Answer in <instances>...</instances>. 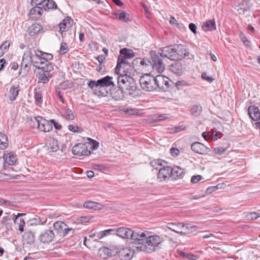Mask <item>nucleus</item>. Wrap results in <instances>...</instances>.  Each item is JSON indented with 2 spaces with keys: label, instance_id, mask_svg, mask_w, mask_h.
<instances>
[{
  "label": "nucleus",
  "instance_id": "1",
  "mask_svg": "<svg viewBox=\"0 0 260 260\" xmlns=\"http://www.w3.org/2000/svg\"><path fill=\"white\" fill-rule=\"evenodd\" d=\"M113 77L107 76L98 81L91 80L87 83L88 86L93 90L99 95L106 96L108 91L106 88L111 86H114Z\"/></svg>",
  "mask_w": 260,
  "mask_h": 260
},
{
  "label": "nucleus",
  "instance_id": "2",
  "mask_svg": "<svg viewBox=\"0 0 260 260\" xmlns=\"http://www.w3.org/2000/svg\"><path fill=\"white\" fill-rule=\"evenodd\" d=\"M163 241V238L158 235L149 236L147 234L144 243L138 244L137 247L140 251L151 253L155 251L156 247Z\"/></svg>",
  "mask_w": 260,
  "mask_h": 260
},
{
  "label": "nucleus",
  "instance_id": "3",
  "mask_svg": "<svg viewBox=\"0 0 260 260\" xmlns=\"http://www.w3.org/2000/svg\"><path fill=\"white\" fill-rule=\"evenodd\" d=\"M118 88L122 89L125 92H127L129 94H134L137 88L135 80L126 74H121L118 79Z\"/></svg>",
  "mask_w": 260,
  "mask_h": 260
},
{
  "label": "nucleus",
  "instance_id": "4",
  "mask_svg": "<svg viewBox=\"0 0 260 260\" xmlns=\"http://www.w3.org/2000/svg\"><path fill=\"white\" fill-rule=\"evenodd\" d=\"M73 22V21L71 18L67 17L58 25L61 37L65 39L67 38V40L69 41H70V40H73L74 36L72 34L70 30Z\"/></svg>",
  "mask_w": 260,
  "mask_h": 260
},
{
  "label": "nucleus",
  "instance_id": "5",
  "mask_svg": "<svg viewBox=\"0 0 260 260\" xmlns=\"http://www.w3.org/2000/svg\"><path fill=\"white\" fill-rule=\"evenodd\" d=\"M140 84L142 88L146 91H152L156 88L153 76L145 74L140 78Z\"/></svg>",
  "mask_w": 260,
  "mask_h": 260
},
{
  "label": "nucleus",
  "instance_id": "6",
  "mask_svg": "<svg viewBox=\"0 0 260 260\" xmlns=\"http://www.w3.org/2000/svg\"><path fill=\"white\" fill-rule=\"evenodd\" d=\"M147 234H148L147 231H132L130 239L134 241L131 243L132 247L135 248L136 250L140 251L137 247L138 245V244L145 243V239L147 238Z\"/></svg>",
  "mask_w": 260,
  "mask_h": 260
},
{
  "label": "nucleus",
  "instance_id": "7",
  "mask_svg": "<svg viewBox=\"0 0 260 260\" xmlns=\"http://www.w3.org/2000/svg\"><path fill=\"white\" fill-rule=\"evenodd\" d=\"M152 61L151 66L153 70L158 73L163 72L165 69V66L162 60V56L159 53L157 54L155 51H151L150 53Z\"/></svg>",
  "mask_w": 260,
  "mask_h": 260
},
{
  "label": "nucleus",
  "instance_id": "8",
  "mask_svg": "<svg viewBox=\"0 0 260 260\" xmlns=\"http://www.w3.org/2000/svg\"><path fill=\"white\" fill-rule=\"evenodd\" d=\"M54 229L56 232L57 234L60 237H64L67 236L70 232L73 233L74 230L72 228H70L68 225L63 221H57L53 224Z\"/></svg>",
  "mask_w": 260,
  "mask_h": 260
},
{
  "label": "nucleus",
  "instance_id": "9",
  "mask_svg": "<svg viewBox=\"0 0 260 260\" xmlns=\"http://www.w3.org/2000/svg\"><path fill=\"white\" fill-rule=\"evenodd\" d=\"M92 146L87 143H78L72 148V151L74 155L77 156L88 155L90 154V150H88Z\"/></svg>",
  "mask_w": 260,
  "mask_h": 260
},
{
  "label": "nucleus",
  "instance_id": "10",
  "mask_svg": "<svg viewBox=\"0 0 260 260\" xmlns=\"http://www.w3.org/2000/svg\"><path fill=\"white\" fill-rule=\"evenodd\" d=\"M155 85L156 87L166 91L172 86L173 82L168 77L162 75H157L154 77Z\"/></svg>",
  "mask_w": 260,
  "mask_h": 260
},
{
  "label": "nucleus",
  "instance_id": "11",
  "mask_svg": "<svg viewBox=\"0 0 260 260\" xmlns=\"http://www.w3.org/2000/svg\"><path fill=\"white\" fill-rule=\"evenodd\" d=\"M31 4L33 6L43 8L45 11L55 9L57 7V5L53 0H31Z\"/></svg>",
  "mask_w": 260,
  "mask_h": 260
},
{
  "label": "nucleus",
  "instance_id": "12",
  "mask_svg": "<svg viewBox=\"0 0 260 260\" xmlns=\"http://www.w3.org/2000/svg\"><path fill=\"white\" fill-rule=\"evenodd\" d=\"M53 69V66H48V67H46V70L40 71L37 75L39 83H47L52 77L51 72Z\"/></svg>",
  "mask_w": 260,
  "mask_h": 260
},
{
  "label": "nucleus",
  "instance_id": "13",
  "mask_svg": "<svg viewBox=\"0 0 260 260\" xmlns=\"http://www.w3.org/2000/svg\"><path fill=\"white\" fill-rule=\"evenodd\" d=\"M35 121L37 123V127L41 131L48 132L52 130V126L50 120L43 119L41 117H35Z\"/></svg>",
  "mask_w": 260,
  "mask_h": 260
},
{
  "label": "nucleus",
  "instance_id": "14",
  "mask_svg": "<svg viewBox=\"0 0 260 260\" xmlns=\"http://www.w3.org/2000/svg\"><path fill=\"white\" fill-rule=\"evenodd\" d=\"M54 238V233L50 230H45L41 232L38 239L42 243L48 244L51 242Z\"/></svg>",
  "mask_w": 260,
  "mask_h": 260
},
{
  "label": "nucleus",
  "instance_id": "15",
  "mask_svg": "<svg viewBox=\"0 0 260 260\" xmlns=\"http://www.w3.org/2000/svg\"><path fill=\"white\" fill-rule=\"evenodd\" d=\"M159 54L162 57H166L172 60H175L177 56L174 45L162 48Z\"/></svg>",
  "mask_w": 260,
  "mask_h": 260
},
{
  "label": "nucleus",
  "instance_id": "16",
  "mask_svg": "<svg viewBox=\"0 0 260 260\" xmlns=\"http://www.w3.org/2000/svg\"><path fill=\"white\" fill-rule=\"evenodd\" d=\"M172 172V168L171 167L163 166V167L159 169L157 174V179L160 181H166L171 176Z\"/></svg>",
  "mask_w": 260,
  "mask_h": 260
},
{
  "label": "nucleus",
  "instance_id": "17",
  "mask_svg": "<svg viewBox=\"0 0 260 260\" xmlns=\"http://www.w3.org/2000/svg\"><path fill=\"white\" fill-rule=\"evenodd\" d=\"M191 149L194 152L203 155L206 154L210 151L209 148L198 142H194L191 144Z\"/></svg>",
  "mask_w": 260,
  "mask_h": 260
},
{
  "label": "nucleus",
  "instance_id": "18",
  "mask_svg": "<svg viewBox=\"0 0 260 260\" xmlns=\"http://www.w3.org/2000/svg\"><path fill=\"white\" fill-rule=\"evenodd\" d=\"M135 250L131 247L124 248L119 251V255L121 260H130L134 256Z\"/></svg>",
  "mask_w": 260,
  "mask_h": 260
},
{
  "label": "nucleus",
  "instance_id": "19",
  "mask_svg": "<svg viewBox=\"0 0 260 260\" xmlns=\"http://www.w3.org/2000/svg\"><path fill=\"white\" fill-rule=\"evenodd\" d=\"M177 54V57L176 60L182 59L189 56V53L184 48L183 46L181 44H174Z\"/></svg>",
  "mask_w": 260,
  "mask_h": 260
},
{
  "label": "nucleus",
  "instance_id": "20",
  "mask_svg": "<svg viewBox=\"0 0 260 260\" xmlns=\"http://www.w3.org/2000/svg\"><path fill=\"white\" fill-rule=\"evenodd\" d=\"M242 2L239 4L235 8L239 14H244L246 11L250 10L252 5L250 3V0H242Z\"/></svg>",
  "mask_w": 260,
  "mask_h": 260
},
{
  "label": "nucleus",
  "instance_id": "21",
  "mask_svg": "<svg viewBox=\"0 0 260 260\" xmlns=\"http://www.w3.org/2000/svg\"><path fill=\"white\" fill-rule=\"evenodd\" d=\"M132 232V230L128 228L121 227L116 229L115 235L124 239L130 240Z\"/></svg>",
  "mask_w": 260,
  "mask_h": 260
},
{
  "label": "nucleus",
  "instance_id": "22",
  "mask_svg": "<svg viewBox=\"0 0 260 260\" xmlns=\"http://www.w3.org/2000/svg\"><path fill=\"white\" fill-rule=\"evenodd\" d=\"M43 8L35 6L29 12V17L31 20H37L42 15L43 12Z\"/></svg>",
  "mask_w": 260,
  "mask_h": 260
},
{
  "label": "nucleus",
  "instance_id": "23",
  "mask_svg": "<svg viewBox=\"0 0 260 260\" xmlns=\"http://www.w3.org/2000/svg\"><path fill=\"white\" fill-rule=\"evenodd\" d=\"M248 114L253 121H257L260 118V112L256 106H249L248 109Z\"/></svg>",
  "mask_w": 260,
  "mask_h": 260
},
{
  "label": "nucleus",
  "instance_id": "24",
  "mask_svg": "<svg viewBox=\"0 0 260 260\" xmlns=\"http://www.w3.org/2000/svg\"><path fill=\"white\" fill-rule=\"evenodd\" d=\"M99 254L102 258L106 259L115 255V252L109 248L103 247L99 250Z\"/></svg>",
  "mask_w": 260,
  "mask_h": 260
},
{
  "label": "nucleus",
  "instance_id": "25",
  "mask_svg": "<svg viewBox=\"0 0 260 260\" xmlns=\"http://www.w3.org/2000/svg\"><path fill=\"white\" fill-rule=\"evenodd\" d=\"M32 64L37 69L40 70V71H45L48 66H52V63L49 61H44L43 59H40L38 61H36V58H35L34 61H32Z\"/></svg>",
  "mask_w": 260,
  "mask_h": 260
},
{
  "label": "nucleus",
  "instance_id": "26",
  "mask_svg": "<svg viewBox=\"0 0 260 260\" xmlns=\"http://www.w3.org/2000/svg\"><path fill=\"white\" fill-rule=\"evenodd\" d=\"M3 157L5 162L9 165H14L17 159L16 154L13 152L5 153Z\"/></svg>",
  "mask_w": 260,
  "mask_h": 260
},
{
  "label": "nucleus",
  "instance_id": "27",
  "mask_svg": "<svg viewBox=\"0 0 260 260\" xmlns=\"http://www.w3.org/2000/svg\"><path fill=\"white\" fill-rule=\"evenodd\" d=\"M47 147L49 152H56L59 149L57 140L54 138H50L48 141Z\"/></svg>",
  "mask_w": 260,
  "mask_h": 260
},
{
  "label": "nucleus",
  "instance_id": "28",
  "mask_svg": "<svg viewBox=\"0 0 260 260\" xmlns=\"http://www.w3.org/2000/svg\"><path fill=\"white\" fill-rule=\"evenodd\" d=\"M167 227L177 233H181L183 232V223H169L167 224Z\"/></svg>",
  "mask_w": 260,
  "mask_h": 260
},
{
  "label": "nucleus",
  "instance_id": "29",
  "mask_svg": "<svg viewBox=\"0 0 260 260\" xmlns=\"http://www.w3.org/2000/svg\"><path fill=\"white\" fill-rule=\"evenodd\" d=\"M23 241L25 242L27 244H31L35 242V236L34 233L29 231L26 232L22 236Z\"/></svg>",
  "mask_w": 260,
  "mask_h": 260
},
{
  "label": "nucleus",
  "instance_id": "30",
  "mask_svg": "<svg viewBox=\"0 0 260 260\" xmlns=\"http://www.w3.org/2000/svg\"><path fill=\"white\" fill-rule=\"evenodd\" d=\"M42 29L43 27L41 25L38 23H33L28 28L27 32L30 36H33L38 34Z\"/></svg>",
  "mask_w": 260,
  "mask_h": 260
},
{
  "label": "nucleus",
  "instance_id": "31",
  "mask_svg": "<svg viewBox=\"0 0 260 260\" xmlns=\"http://www.w3.org/2000/svg\"><path fill=\"white\" fill-rule=\"evenodd\" d=\"M19 85H17V86L13 85L10 87L9 90L10 95L9 96L10 101H14L16 100L19 93Z\"/></svg>",
  "mask_w": 260,
  "mask_h": 260
},
{
  "label": "nucleus",
  "instance_id": "32",
  "mask_svg": "<svg viewBox=\"0 0 260 260\" xmlns=\"http://www.w3.org/2000/svg\"><path fill=\"white\" fill-rule=\"evenodd\" d=\"M171 175L173 176L175 179L182 178L184 176V171L183 169L177 166L174 167L172 168Z\"/></svg>",
  "mask_w": 260,
  "mask_h": 260
},
{
  "label": "nucleus",
  "instance_id": "33",
  "mask_svg": "<svg viewBox=\"0 0 260 260\" xmlns=\"http://www.w3.org/2000/svg\"><path fill=\"white\" fill-rule=\"evenodd\" d=\"M204 31H212L216 29V24L214 19L209 20L204 22L202 25Z\"/></svg>",
  "mask_w": 260,
  "mask_h": 260
},
{
  "label": "nucleus",
  "instance_id": "34",
  "mask_svg": "<svg viewBox=\"0 0 260 260\" xmlns=\"http://www.w3.org/2000/svg\"><path fill=\"white\" fill-rule=\"evenodd\" d=\"M7 215L4 216L2 219L1 223L3 226H5L7 230L12 229V223L10 222L12 217L6 213Z\"/></svg>",
  "mask_w": 260,
  "mask_h": 260
},
{
  "label": "nucleus",
  "instance_id": "35",
  "mask_svg": "<svg viewBox=\"0 0 260 260\" xmlns=\"http://www.w3.org/2000/svg\"><path fill=\"white\" fill-rule=\"evenodd\" d=\"M202 111V106L199 103H197L192 105L190 109V112L191 115L196 117L199 116L201 114Z\"/></svg>",
  "mask_w": 260,
  "mask_h": 260
},
{
  "label": "nucleus",
  "instance_id": "36",
  "mask_svg": "<svg viewBox=\"0 0 260 260\" xmlns=\"http://www.w3.org/2000/svg\"><path fill=\"white\" fill-rule=\"evenodd\" d=\"M133 56L134 53L131 50L124 48L120 51V55L118 57L125 59H130L133 57Z\"/></svg>",
  "mask_w": 260,
  "mask_h": 260
},
{
  "label": "nucleus",
  "instance_id": "37",
  "mask_svg": "<svg viewBox=\"0 0 260 260\" xmlns=\"http://www.w3.org/2000/svg\"><path fill=\"white\" fill-rule=\"evenodd\" d=\"M22 59L26 61H28L32 63L35 58L33 56L31 48H27L24 52Z\"/></svg>",
  "mask_w": 260,
  "mask_h": 260
},
{
  "label": "nucleus",
  "instance_id": "38",
  "mask_svg": "<svg viewBox=\"0 0 260 260\" xmlns=\"http://www.w3.org/2000/svg\"><path fill=\"white\" fill-rule=\"evenodd\" d=\"M198 228L190 224H184L182 234H188L197 231Z\"/></svg>",
  "mask_w": 260,
  "mask_h": 260
},
{
  "label": "nucleus",
  "instance_id": "39",
  "mask_svg": "<svg viewBox=\"0 0 260 260\" xmlns=\"http://www.w3.org/2000/svg\"><path fill=\"white\" fill-rule=\"evenodd\" d=\"M125 91L121 88H118L116 91L113 92L111 94L112 98L116 101L122 100L124 98Z\"/></svg>",
  "mask_w": 260,
  "mask_h": 260
},
{
  "label": "nucleus",
  "instance_id": "40",
  "mask_svg": "<svg viewBox=\"0 0 260 260\" xmlns=\"http://www.w3.org/2000/svg\"><path fill=\"white\" fill-rule=\"evenodd\" d=\"M163 163L167 164V162L162 159H154L150 162V165L154 169L159 170L160 168L163 167Z\"/></svg>",
  "mask_w": 260,
  "mask_h": 260
},
{
  "label": "nucleus",
  "instance_id": "41",
  "mask_svg": "<svg viewBox=\"0 0 260 260\" xmlns=\"http://www.w3.org/2000/svg\"><path fill=\"white\" fill-rule=\"evenodd\" d=\"M8 145V138L5 135L0 133V149H4L7 148Z\"/></svg>",
  "mask_w": 260,
  "mask_h": 260
},
{
  "label": "nucleus",
  "instance_id": "42",
  "mask_svg": "<svg viewBox=\"0 0 260 260\" xmlns=\"http://www.w3.org/2000/svg\"><path fill=\"white\" fill-rule=\"evenodd\" d=\"M115 15L117 18H118L119 20L124 22H127L129 21V15L124 11H121L120 13H115Z\"/></svg>",
  "mask_w": 260,
  "mask_h": 260
},
{
  "label": "nucleus",
  "instance_id": "43",
  "mask_svg": "<svg viewBox=\"0 0 260 260\" xmlns=\"http://www.w3.org/2000/svg\"><path fill=\"white\" fill-rule=\"evenodd\" d=\"M42 92L41 89L38 88L35 89V102L37 105H39L42 104Z\"/></svg>",
  "mask_w": 260,
  "mask_h": 260
},
{
  "label": "nucleus",
  "instance_id": "44",
  "mask_svg": "<svg viewBox=\"0 0 260 260\" xmlns=\"http://www.w3.org/2000/svg\"><path fill=\"white\" fill-rule=\"evenodd\" d=\"M31 64H32L31 62L26 61L25 60L22 59L20 69V72L23 70H24L25 72H28L30 70V66Z\"/></svg>",
  "mask_w": 260,
  "mask_h": 260
},
{
  "label": "nucleus",
  "instance_id": "45",
  "mask_svg": "<svg viewBox=\"0 0 260 260\" xmlns=\"http://www.w3.org/2000/svg\"><path fill=\"white\" fill-rule=\"evenodd\" d=\"M126 59H127L123 58L122 57H118L117 59V64L115 69V71L116 73L118 72V70L119 69V67L121 66H122L124 64H130V63L128 62Z\"/></svg>",
  "mask_w": 260,
  "mask_h": 260
},
{
  "label": "nucleus",
  "instance_id": "46",
  "mask_svg": "<svg viewBox=\"0 0 260 260\" xmlns=\"http://www.w3.org/2000/svg\"><path fill=\"white\" fill-rule=\"evenodd\" d=\"M99 204L95 202L87 201L83 204V206L87 209H95L98 208Z\"/></svg>",
  "mask_w": 260,
  "mask_h": 260
},
{
  "label": "nucleus",
  "instance_id": "47",
  "mask_svg": "<svg viewBox=\"0 0 260 260\" xmlns=\"http://www.w3.org/2000/svg\"><path fill=\"white\" fill-rule=\"evenodd\" d=\"M171 71L175 74H179L182 71V67L180 63H175L171 66Z\"/></svg>",
  "mask_w": 260,
  "mask_h": 260
},
{
  "label": "nucleus",
  "instance_id": "48",
  "mask_svg": "<svg viewBox=\"0 0 260 260\" xmlns=\"http://www.w3.org/2000/svg\"><path fill=\"white\" fill-rule=\"evenodd\" d=\"M15 224L18 225V230L21 233L24 232V226H25V222L23 218H20L17 223H15Z\"/></svg>",
  "mask_w": 260,
  "mask_h": 260
},
{
  "label": "nucleus",
  "instance_id": "49",
  "mask_svg": "<svg viewBox=\"0 0 260 260\" xmlns=\"http://www.w3.org/2000/svg\"><path fill=\"white\" fill-rule=\"evenodd\" d=\"M116 229H108L102 231V233L100 234L101 237H105L108 235H115Z\"/></svg>",
  "mask_w": 260,
  "mask_h": 260
},
{
  "label": "nucleus",
  "instance_id": "50",
  "mask_svg": "<svg viewBox=\"0 0 260 260\" xmlns=\"http://www.w3.org/2000/svg\"><path fill=\"white\" fill-rule=\"evenodd\" d=\"M131 68V64H124L119 67V69L118 70V72L116 73L117 74H122L121 72L124 73L127 70H129Z\"/></svg>",
  "mask_w": 260,
  "mask_h": 260
},
{
  "label": "nucleus",
  "instance_id": "51",
  "mask_svg": "<svg viewBox=\"0 0 260 260\" xmlns=\"http://www.w3.org/2000/svg\"><path fill=\"white\" fill-rule=\"evenodd\" d=\"M259 216V214L258 212H251L246 215V218L249 220H255Z\"/></svg>",
  "mask_w": 260,
  "mask_h": 260
},
{
  "label": "nucleus",
  "instance_id": "52",
  "mask_svg": "<svg viewBox=\"0 0 260 260\" xmlns=\"http://www.w3.org/2000/svg\"><path fill=\"white\" fill-rule=\"evenodd\" d=\"M140 64L143 67H151V61L146 59V58H140Z\"/></svg>",
  "mask_w": 260,
  "mask_h": 260
},
{
  "label": "nucleus",
  "instance_id": "53",
  "mask_svg": "<svg viewBox=\"0 0 260 260\" xmlns=\"http://www.w3.org/2000/svg\"><path fill=\"white\" fill-rule=\"evenodd\" d=\"M69 49L67 44L64 42H62L60 47V53L61 54H64Z\"/></svg>",
  "mask_w": 260,
  "mask_h": 260
},
{
  "label": "nucleus",
  "instance_id": "54",
  "mask_svg": "<svg viewBox=\"0 0 260 260\" xmlns=\"http://www.w3.org/2000/svg\"><path fill=\"white\" fill-rule=\"evenodd\" d=\"M68 129L70 131L74 133L80 132L81 131V128L79 127L78 125H75L73 124L69 125L68 126Z\"/></svg>",
  "mask_w": 260,
  "mask_h": 260
},
{
  "label": "nucleus",
  "instance_id": "55",
  "mask_svg": "<svg viewBox=\"0 0 260 260\" xmlns=\"http://www.w3.org/2000/svg\"><path fill=\"white\" fill-rule=\"evenodd\" d=\"M155 118L153 119L155 121H160L166 119L168 118L167 114H158L154 116Z\"/></svg>",
  "mask_w": 260,
  "mask_h": 260
},
{
  "label": "nucleus",
  "instance_id": "56",
  "mask_svg": "<svg viewBox=\"0 0 260 260\" xmlns=\"http://www.w3.org/2000/svg\"><path fill=\"white\" fill-rule=\"evenodd\" d=\"M65 118L68 120H73L74 119L75 116L71 110L69 109L67 110L65 114Z\"/></svg>",
  "mask_w": 260,
  "mask_h": 260
},
{
  "label": "nucleus",
  "instance_id": "57",
  "mask_svg": "<svg viewBox=\"0 0 260 260\" xmlns=\"http://www.w3.org/2000/svg\"><path fill=\"white\" fill-rule=\"evenodd\" d=\"M53 56L52 54L43 52L42 59H43V60H44V61H49V60H52L53 59Z\"/></svg>",
  "mask_w": 260,
  "mask_h": 260
},
{
  "label": "nucleus",
  "instance_id": "58",
  "mask_svg": "<svg viewBox=\"0 0 260 260\" xmlns=\"http://www.w3.org/2000/svg\"><path fill=\"white\" fill-rule=\"evenodd\" d=\"M226 150V148H223L222 147H218L214 148V152L216 154L221 155L223 154Z\"/></svg>",
  "mask_w": 260,
  "mask_h": 260
},
{
  "label": "nucleus",
  "instance_id": "59",
  "mask_svg": "<svg viewBox=\"0 0 260 260\" xmlns=\"http://www.w3.org/2000/svg\"><path fill=\"white\" fill-rule=\"evenodd\" d=\"M186 129V126L182 125H179L172 128L173 133H177L180 131H184Z\"/></svg>",
  "mask_w": 260,
  "mask_h": 260
},
{
  "label": "nucleus",
  "instance_id": "60",
  "mask_svg": "<svg viewBox=\"0 0 260 260\" xmlns=\"http://www.w3.org/2000/svg\"><path fill=\"white\" fill-rule=\"evenodd\" d=\"M219 185L217 186H210L207 188L206 190L205 193L207 194H209L211 193L212 192L216 190L217 189L219 188Z\"/></svg>",
  "mask_w": 260,
  "mask_h": 260
},
{
  "label": "nucleus",
  "instance_id": "61",
  "mask_svg": "<svg viewBox=\"0 0 260 260\" xmlns=\"http://www.w3.org/2000/svg\"><path fill=\"white\" fill-rule=\"evenodd\" d=\"M202 179L201 175H194L191 177V182L192 183H197Z\"/></svg>",
  "mask_w": 260,
  "mask_h": 260
},
{
  "label": "nucleus",
  "instance_id": "62",
  "mask_svg": "<svg viewBox=\"0 0 260 260\" xmlns=\"http://www.w3.org/2000/svg\"><path fill=\"white\" fill-rule=\"evenodd\" d=\"M34 52H35V57H36V58L37 59H39V60L42 59V58L43 57V51H42L41 50H36L34 51Z\"/></svg>",
  "mask_w": 260,
  "mask_h": 260
},
{
  "label": "nucleus",
  "instance_id": "63",
  "mask_svg": "<svg viewBox=\"0 0 260 260\" xmlns=\"http://www.w3.org/2000/svg\"><path fill=\"white\" fill-rule=\"evenodd\" d=\"M10 45V42L9 41H6L2 44L0 48L5 51L9 48Z\"/></svg>",
  "mask_w": 260,
  "mask_h": 260
},
{
  "label": "nucleus",
  "instance_id": "64",
  "mask_svg": "<svg viewBox=\"0 0 260 260\" xmlns=\"http://www.w3.org/2000/svg\"><path fill=\"white\" fill-rule=\"evenodd\" d=\"M188 27H189V29L190 30V31L192 33H193L194 34H197V26L195 24H194L193 23H190L189 24Z\"/></svg>",
  "mask_w": 260,
  "mask_h": 260
}]
</instances>
